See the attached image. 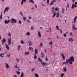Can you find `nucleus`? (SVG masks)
Here are the masks:
<instances>
[{
  "label": "nucleus",
  "mask_w": 77,
  "mask_h": 77,
  "mask_svg": "<svg viewBox=\"0 0 77 77\" xmlns=\"http://www.w3.org/2000/svg\"><path fill=\"white\" fill-rule=\"evenodd\" d=\"M17 62H19V60H18V58L17 59Z\"/></svg>",
  "instance_id": "57"
},
{
  "label": "nucleus",
  "mask_w": 77,
  "mask_h": 77,
  "mask_svg": "<svg viewBox=\"0 0 77 77\" xmlns=\"http://www.w3.org/2000/svg\"><path fill=\"white\" fill-rule=\"evenodd\" d=\"M17 74H20V72L19 71H17L16 72Z\"/></svg>",
  "instance_id": "46"
},
{
  "label": "nucleus",
  "mask_w": 77,
  "mask_h": 77,
  "mask_svg": "<svg viewBox=\"0 0 77 77\" xmlns=\"http://www.w3.org/2000/svg\"><path fill=\"white\" fill-rule=\"evenodd\" d=\"M20 14H21V15H22V17H23V14L22 13V12L21 11L20 12Z\"/></svg>",
  "instance_id": "41"
},
{
  "label": "nucleus",
  "mask_w": 77,
  "mask_h": 77,
  "mask_svg": "<svg viewBox=\"0 0 77 77\" xmlns=\"http://www.w3.org/2000/svg\"><path fill=\"white\" fill-rule=\"evenodd\" d=\"M26 0H22L21 1V5H23L24 2H26Z\"/></svg>",
  "instance_id": "20"
},
{
  "label": "nucleus",
  "mask_w": 77,
  "mask_h": 77,
  "mask_svg": "<svg viewBox=\"0 0 77 77\" xmlns=\"http://www.w3.org/2000/svg\"><path fill=\"white\" fill-rule=\"evenodd\" d=\"M11 38H8V45H11Z\"/></svg>",
  "instance_id": "5"
},
{
  "label": "nucleus",
  "mask_w": 77,
  "mask_h": 77,
  "mask_svg": "<svg viewBox=\"0 0 77 77\" xmlns=\"http://www.w3.org/2000/svg\"><path fill=\"white\" fill-rule=\"evenodd\" d=\"M18 64L17 63L16 64V66H14V68H18L19 67L17 66Z\"/></svg>",
  "instance_id": "29"
},
{
  "label": "nucleus",
  "mask_w": 77,
  "mask_h": 77,
  "mask_svg": "<svg viewBox=\"0 0 77 77\" xmlns=\"http://www.w3.org/2000/svg\"><path fill=\"white\" fill-rule=\"evenodd\" d=\"M52 43H53V41H51L49 42V44H50V45H52Z\"/></svg>",
  "instance_id": "43"
},
{
  "label": "nucleus",
  "mask_w": 77,
  "mask_h": 77,
  "mask_svg": "<svg viewBox=\"0 0 77 77\" xmlns=\"http://www.w3.org/2000/svg\"><path fill=\"white\" fill-rule=\"evenodd\" d=\"M14 23H17V20L14 18L11 19V24H14Z\"/></svg>",
  "instance_id": "2"
},
{
  "label": "nucleus",
  "mask_w": 77,
  "mask_h": 77,
  "mask_svg": "<svg viewBox=\"0 0 77 77\" xmlns=\"http://www.w3.org/2000/svg\"><path fill=\"white\" fill-rule=\"evenodd\" d=\"M40 45L42 47H43V45H42V42H40Z\"/></svg>",
  "instance_id": "38"
},
{
  "label": "nucleus",
  "mask_w": 77,
  "mask_h": 77,
  "mask_svg": "<svg viewBox=\"0 0 77 77\" xmlns=\"http://www.w3.org/2000/svg\"><path fill=\"white\" fill-rule=\"evenodd\" d=\"M21 42L22 44H25V42H24V41L23 40H21Z\"/></svg>",
  "instance_id": "35"
},
{
  "label": "nucleus",
  "mask_w": 77,
  "mask_h": 77,
  "mask_svg": "<svg viewBox=\"0 0 77 77\" xmlns=\"http://www.w3.org/2000/svg\"><path fill=\"white\" fill-rule=\"evenodd\" d=\"M63 64H65L66 65V63L65 62H63Z\"/></svg>",
  "instance_id": "54"
},
{
  "label": "nucleus",
  "mask_w": 77,
  "mask_h": 77,
  "mask_svg": "<svg viewBox=\"0 0 77 77\" xmlns=\"http://www.w3.org/2000/svg\"><path fill=\"white\" fill-rule=\"evenodd\" d=\"M64 10H65L64 9V8H63L62 9V13H65V11H64Z\"/></svg>",
  "instance_id": "40"
},
{
  "label": "nucleus",
  "mask_w": 77,
  "mask_h": 77,
  "mask_svg": "<svg viewBox=\"0 0 77 77\" xmlns=\"http://www.w3.org/2000/svg\"><path fill=\"white\" fill-rule=\"evenodd\" d=\"M75 5H77V2H75Z\"/></svg>",
  "instance_id": "61"
},
{
  "label": "nucleus",
  "mask_w": 77,
  "mask_h": 77,
  "mask_svg": "<svg viewBox=\"0 0 77 77\" xmlns=\"http://www.w3.org/2000/svg\"><path fill=\"white\" fill-rule=\"evenodd\" d=\"M49 30H50V31L51 33V28H50Z\"/></svg>",
  "instance_id": "59"
},
{
  "label": "nucleus",
  "mask_w": 77,
  "mask_h": 77,
  "mask_svg": "<svg viewBox=\"0 0 77 77\" xmlns=\"http://www.w3.org/2000/svg\"><path fill=\"white\" fill-rule=\"evenodd\" d=\"M56 17L57 18H59V13H57Z\"/></svg>",
  "instance_id": "31"
},
{
  "label": "nucleus",
  "mask_w": 77,
  "mask_h": 77,
  "mask_svg": "<svg viewBox=\"0 0 77 77\" xmlns=\"http://www.w3.org/2000/svg\"><path fill=\"white\" fill-rule=\"evenodd\" d=\"M52 11H54V7L52 8Z\"/></svg>",
  "instance_id": "52"
},
{
  "label": "nucleus",
  "mask_w": 77,
  "mask_h": 77,
  "mask_svg": "<svg viewBox=\"0 0 77 77\" xmlns=\"http://www.w3.org/2000/svg\"><path fill=\"white\" fill-rule=\"evenodd\" d=\"M24 21H26V17H24V16H23Z\"/></svg>",
  "instance_id": "36"
},
{
  "label": "nucleus",
  "mask_w": 77,
  "mask_h": 77,
  "mask_svg": "<svg viewBox=\"0 0 77 77\" xmlns=\"http://www.w3.org/2000/svg\"><path fill=\"white\" fill-rule=\"evenodd\" d=\"M11 22V20H8V21H7L6 20H5L4 21L5 23L6 24H8V23H9Z\"/></svg>",
  "instance_id": "10"
},
{
  "label": "nucleus",
  "mask_w": 77,
  "mask_h": 77,
  "mask_svg": "<svg viewBox=\"0 0 77 77\" xmlns=\"http://www.w3.org/2000/svg\"><path fill=\"white\" fill-rule=\"evenodd\" d=\"M74 6V7H75V8H77V5H75Z\"/></svg>",
  "instance_id": "62"
},
{
  "label": "nucleus",
  "mask_w": 77,
  "mask_h": 77,
  "mask_svg": "<svg viewBox=\"0 0 77 77\" xmlns=\"http://www.w3.org/2000/svg\"><path fill=\"white\" fill-rule=\"evenodd\" d=\"M69 41H71V42H74V39H72V38H70L69 39Z\"/></svg>",
  "instance_id": "17"
},
{
  "label": "nucleus",
  "mask_w": 77,
  "mask_h": 77,
  "mask_svg": "<svg viewBox=\"0 0 77 77\" xmlns=\"http://www.w3.org/2000/svg\"><path fill=\"white\" fill-rule=\"evenodd\" d=\"M64 36L65 37H66V34H64Z\"/></svg>",
  "instance_id": "51"
},
{
  "label": "nucleus",
  "mask_w": 77,
  "mask_h": 77,
  "mask_svg": "<svg viewBox=\"0 0 77 77\" xmlns=\"http://www.w3.org/2000/svg\"><path fill=\"white\" fill-rule=\"evenodd\" d=\"M9 9V8L8 7H7L6 8H5V10L4 11V14H5L6 13V11H8V10Z\"/></svg>",
  "instance_id": "6"
},
{
  "label": "nucleus",
  "mask_w": 77,
  "mask_h": 77,
  "mask_svg": "<svg viewBox=\"0 0 77 77\" xmlns=\"http://www.w3.org/2000/svg\"><path fill=\"white\" fill-rule=\"evenodd\" d=\"M74 4H73L72 6V9H73L74 8Z\"/></svg>",
  "instance_id": "34"
},
{
  "label": "nucleus",
  "mask_w": 77,
  "mask_h": 77,
  "mask_svg": "<svg viewBox=\"0 0 77 77\" xmlns=\"http://www.w3.org/2000/svg\"><path fill=\"white\" fill-rule=\"evenodd\" d=\"M28 43L29 46H31L32 44V42L30 41H28Z\"/></svg>",
  "instance_id": "12"
},
{
  "label": "nucleus",
  "mask_w": 77,
  "mask_h": 77,
  "mask_svg": "<svg viewBox=\"0 0 77 77\" xmlns=\"http://www.w3.org/2000/svg\"><path fill=\"white\" fill-rule=\"evenodd\" d=\"M29 19L30 20H31V19H32V17H29Z\"/></svg>",
  "instance_id": "64"
},
{
  "label": "nucleus",
  "mask_w": 77,
  "mask_h": 77,
  "mask_svg": "<svg viewBox=\"0 0 77 77\" xmlns=\"http://www.w3.org/2000/svg\"><path fill=\"white\" fill-rule=\"evenodd\" d=\"M38 35L40 38L41 37V32L39 31L38 32Z\"/></svg>",
  "instance_id": "19"
},
{
  "label": "nucleus",
  "mask_w": 77,
  "mask_h": 77,
  "mask_svg": "<svg viewBox=\"0 0 77 77\" xmlns=\"http://www.w3.org/2000/svg\"><path fill=\"white\" fill-rule=\"evenodd\" d=\"M70 36H72L73 35V34H72V33L71 32L70 33Z\"/></svg>",
  "instance_id": "48"
},
{
  "label": "nucleus",
  "mask_w": 77,
  "mask_h": 77,
  "mask_svg": "<svg viewBox=\"0 0 77 77\" xmlns=\"http://www.w3.org/2000/svg\"><path fill=\"white\" fill-rule=\"evenodd\" d=\"M47 4H49L50 3V1L49 0H47Z\"/></svg>",
  "instance_id": "49"
},
{
  "label": "nucleus",
  "mask_w": 77,
  "mask_h": 77,
  "mask_svg": "<svg viewBox=\"0 0 77 77\" xmlns=\"http://www.w3.org/2000/svg\"><path fill=\"white\" fill-rule=\"evenodd\" d=\"M54 12H55L54 14L52 16V18L54 17V16H56V13L55 11H54Z\"/></svg>",
  "instance_id": "24"
},
{
  "label": "nucleus",
  "mask_w": 77,
  "mask_h": 77,
  "mask_svg": "<svg viewBox=\"0 0 77 77\" xmlns=\"http://www.w3.org/2000/svg\"><path fill=\"white\" fill-rule=\"evenodd\" d=\"M35 54L34 55V59H37V56L36 54H38V51L36 49H35Z\"/></svg>",
  "instance_id": "3"
},
{
  "label": "nucleus",
  "mask_w": 77,
  "mask_h": 77,
  "mask_svg": "<svg viewBox=\"0 0 77 77\" xmlns=\"http://www.w3.org/2000/svg\"><path fill=\"white\" fill-rule=\"evenodd\" d=\"M67 8H69V4H67Z\"/></svg>",
  "instance_id": "60"
},
{
  "label": "nucleus",
  "mask_w": 77,
  "mask_h": 77,
  "mask_svg": "<svg viewBox=\"0 0 77 77\" xmlns=\"http://www.w3.org/2000/svg\"><path fill=\"white\" fill-rule=\"evenodd\" d=\"M2 42H4V43H5V42H6V40L5 39V38H3L2 39Z\"/></svg>",
  "instance_id": "21"
},
{
  "label": "nucleus",
  "mask_w": 77,
  "mask_h": 77,
  "mask_svg": "<svg viewBox=\"0 0 77 77\" xmlns=\"http://www.w3.org/2000/svg\"><path fill=\"white\" fill-rule=\"evenodd\" d=\"M4 54H5V53H1L0 54L1 57L2 58L4 57H3V56H2L4 55Z\"/></svg>",
  "instance_id": "18"
},
{
  "label": "nucleus",
  "mask_w": 77,
  "mask_h": 77,
  "mask_svg": "<svg viewBox=\"0 0 77 77\" xmlns=\"http://www.w3.org/2000/svg\"><path fill=\"white\" fill-rule=\"evenodd\" d=\"M74 1H75V0H72V1L73 2V3H74V2H75Z\"/></svg>",
  "instance_id": "63"
},
{
  "label": "nucleus",
  "mask_w": 77,
  "mask_h": 77,
  "mask_svg": "<svg viewBox=\"0 0 77 77\" xmlns=\"http://www.w3.org/2000/svg\"><path fill=\"white\" fill-rule=\"evenodd\" d=\"M72 28L73 30H77V28L75 27V26L74 24H73Z\"/></svg>",
  "instance_id": "8"
},
{
  "label": "nucleus",
  "mask_w": 77,
  "mask_h": 77,
  "mask_svg": "<svg viewBox=\"0 0 77 77\" xmlns=\"http://www.w3.org/2000/svg\"><path fill=\"white\" fill-rule=\"evenodd\" d=\"M30 54V52L28 51V52H26L25 53V55L27 56V55H29Z\"/></svg>",
  "instance_id": "16"
},
{
  "label": "nucleus",
  "mask_w": 77,
  "mask_h": 77,
  "mask_svg": "<svg viewBox=\"0 0 77 77\" xmlns=\"http://www.w3.org/2000/svg\"><path fill=\"white\" fill-rule=\"evenodd\" d=\"M64 75H65L64 73H62L61 74V77H63V76H64Z\"/></svg>",
  "instance_id": "33"
},
{
  "label": "nucleus",
  "mask_w": 77,
  "mask_h": 77,
  "mask_svg": "<svg viewBox=\"0 0 77 77\" xmlns=\"http://www.w3.org/2000/svg\"><path fill=\"white\" fill-rule=\"evenodd\" d=\"M27 21L29 23H30V20H27Z\"/></svg>",
  "instance_id": "55"
},
{
  "label": "nucleus",
  "mask_w": 77,
  "mask_h": 77,
  "mask_svg": "<svg viewBox=\"0 0 77 77\" xmlns=\"http://www.w3.org/2000/svg\"><path fill=\"white\" fill-rule=\"evenodd\" d=\"M46 58L45 61H47V60H48V59H47V57H46Z\"/></svg>",
  "instance_id": "56"
},
{
  "label": "nucleus",
  "mask_w": 77,
  "mask_h": 77,
  "mask_svg": "<svg viewBox=\"0 0 77 77\" xmlns=\"http://www.w3.org/2000/svg\"><path fill=\"white\" fill-rule=\"evenodd\" d=\"M54 10L55 11H59V8L57 7L55 8Z\"/></svg>",
  "instance_id": "25"
},
{
  "label": "nucleus",
  "mask_w": 77,
  "mask_h": 77,
  "mask_svg": "<svg viewBox=\"0 0 77 77\" xmlns=\"http://www.w3.org/2000/svg\"><path fill=\"white\" fill-rule=\"evenodd\" d=\"M26 35H28V36H30V32H28L26 34Z\"/></svg>",
  "instance_id": "37"
},
{
  "label": "nucleus",
  "mask_w": 77,
  "mask_h": 77,
  "mask_svg": "<svg viewBox=\"0 0 77 77\" xmlns=\"http://www.w3.org/2000/svg\"><path fill=\"white\" fill-rule=\"evenodd\" d=\"M35 68H34L32 69L31 71H32V72H33V71H35Z\"/></svg>",
  "instance_id": "44"
},
{
  "label": "nucleus",
  "mask_w": 77,
  "mask_h": 77,
  "mask_svg": "<svg viewBox=\"0 0 77 77\" xmlns=\"http://www.w3.org/2000/svg\"><path fill=\"white\" fill-rule=\"evenodd\" d=\"M56 2V0H53L51 2V3L49 4L50 6H52L53 5V3H54V2L55 3Z\"/></svg>",
  "instance_id": "4"
},
{
  "label": "nucleus",
  "mask_w": 77,
  "mask_h": 77,
  "mask_svg": "<svg viewBox=\"0 0 77 77\" xmlns=\"http://www.w3.org/2000/svg\"><path fill=\"white\" fill-rule=\"evenodd\" d=\"M29 50H31V49H32V50H33V48L32 47H29Z\"/></svg>",
  "instance_id": "39"
},
{
  "label": "nucleus",
  "mask_w": 77,
  "mask_h": 77,
  "mask_svg": "<svg viewBox=\"0 0 77 77\" xmlns=\"http://www.w3.org/2000/svg\"><path fill=\"white\" fill-rule=\"evenodd\" d=\"M38 61L39 62H42V60H41L40 58H38Z\"/></svg>",
  "instance_id": "22"
},
{
  "label": "nucleus",
  "mask_w": 77,
  "mask_h": 77,
  "mask_svg": "<svg viewBox=\"0 0 77 77\" xmlns=\"http://www.w3.org/2000/svg\"><path fill=\"white\" fill-rule=\"evenodd\" d=\"M19 24H21V23H22V22H21V21L20 20H19Z\"/></svg>",
  "instance_id": "50"
},
{
  "label": "nucleus",
  "mask_w": 77,
  "mask_h": 77,
  "mask_svg": "<svg viewBox=\"0 0 77 77\" xmlns=\"http://www.w3.org/2000/svg\"><path fill=\"white\" fill-rule=\"evenodd\" d=\"M61 57L64 60H65V56H64V54H63V53H62Z\"/></svg>",
  "instance_id": "7"
},
{
  "label": "nucleus",
  "mask_w": 77,
  "mask_h": 77,
  "mask_svg": "<svg viewBox=\"0 0 77 77\" xmlns=\"http://www.w3.org/2000/svg\"><path fill=\"white\" fill-rule=\"evenodd\" d=\"M63 69H64V71L65 72H66L67 71V70L66 69V67H64Z\"/></svg>",
  "instance_id": "27"
},
{
  "label": "nucleus",
  "mask_w": 77,
  "mask_h": 77,
  "mask_svg": "<svg viewBox=\"0 0 77 77\" xmlns=\"http://www.w3.org/2000/svg\"><path fill=\"white\" fill-rule=\"evenodd\" d=\"M59 30L60 32L61 33H62V30L59 29Z\"/></svg>",
  "instance_id": "58"
},
{
  "label": "nucleus",
  "mask_w": 77,
  "mask_h": 77,
  "mask_svg": "<svg viewBox=\"0 0 77 77\" xmlns=\"http://www.w3.org/2000/svg\"><path fill=\"white\" fill-rule=\"evenodd\" d=\"M5 66L6 68H9V65H8V63H5Z\"/></svg>",
  "instance_id": "15"
},
{
  "label": "nucleus",
  "mask_w": 77,
  "mask_h": 77,
  "mask_svg": "<svg viewBox=\"0 0 77 77\" xmlns=\"http://www.w3.org/2000/svg\"><path fill=\"white\" fill-rule=\"evenodd\" d=\"M41 53L42 55V58H43V57H44V56H45V54H44V52H41Z\"/></svg>",
  "instance_id": "14"
},
{
  "label": "nucleus",
  "mask_w": 77,
  "mask_h": 77,
  "mask_svg": "<svg viewBox=\"0 0 77 77\" xmlns=\"http://www.w3.org/2000/svg\"><path fill=\"white\" fill-rule=\"evenodd\" d=\"M31 28L32 30H33V29H34V28H33V27L32 26H31Z\"/></svg>",
  "instance_id": "47"
},
{
  "label": "nucleus",
  "mask_w": 77,
  "mask_h": 77,
  "mask_svg": "<svg viewBox=\"0 0 77 77\" xmlns=\"http://www.w3.org/2000/svg\"><path fill=\"white\" fill-rule=\"evenodd\" d=\"M35 7H36V8H38V6H37V5H36V4L35 5Z\"/></svg>",
  "instance_id": "53"
},
{
  "label": "nucleus",
  "mask_w": 77,
  "mask_h": 77,
  "mask_svg": "<svg viewBox=\"0 0 77 77\" xmlns=\"http://www.w3.org/2000/svg\"><path fill=\"white\" fill-rule=\"evenodd\" d=\"M5 45L6 46V47L8 50H9V45H8V44H5Z\"/></svg>",
  "instance_id": "13"
},
{
  "label": "nucleus",
  "mask_w": 77,
  "mask_h": 77,
  "mask_svg": "<svg viewBox=\"0 0 77 77\" xmlns=\"http://www.w3.org/2000/svg\"><path fill=\"white\" fill-rule=\"evenodd\" d=\"M69 63L72 65V62H74V56H72L70 57V58L69 59Z\"/></svg>",
  "instance_id": "1"
},
{
  "label": "nucleus",
  "mask_w": 77,
  "mask_h": 77,
  "mask_svg": "<svg viewBox=\"0 0 77 77\" xmlns=\"http://www.w3.org/2000/svg\"><path fill=\"white\" fill-rule=\"evenodd\" d=\"M77 19V16H75L73 19V21L74 22H72V23H76V19Z\"/></svg>",
  "instance_id": "11"
},
{
  "label": "nucleus",
  "mask_w": 77,
  "mask_h": 77,
  "mask_svg": "<svg viewBox=\"0 0 77 77\" xmlns=\"http://www.w3.org/2000/svg\"><path fill=\"white\" fill-rule=\"evenodd\" d=\"M24 73H23V72H22L21 75H20V77H24Z\"/></svg>",
  "instance_id": "23"
},
{
  "label": "nucleus",
  "mask_w": 77,
  "mask_h": 77,
  "mask_svg": "<svg viewBox=\"0 0 77 77\" xmlns=\"http://www.w3.org/2000/svg\"><path fill=\"white\" fill-rule=\"evenodd\" d=\"M35 77H39V75L38 74V73H35Z\"/></svg>",
  "instance_id": "28"
},
{
  "label": "nucleus",
  "mask_w": 77,
  "mask_h": 77,
  "mask_svg": "<svg viewBox=\"0 0 77 77\" xmlns=\"http://www.w3.org/2000/svg\"><path fill=\"white\" fill-rule=\"evenodd\" d=\"M20 47H21V45H19L18 47V50H20Z\"/></svg>",
  "instance_id": "42"
},
{
  "label": "nucleus",
  "mask_w": 77,
  "mask_h": 77,
  "mask_svg": "<svg viewBox=\"0 0 77 77\" xmlns=\"http://www.w3.org/2000/svg\"><path fill=\"white\" fill-rule=\"evenodd\" d=\"M33 1V0H29V2H30V3H34L35 2Z\"/></svg>",
  "instance_id": "26"
},
{
  "label": "nucleus",
  "mask_w": 77,
  "mask_h": 77,
  "mask_svg": "<svg viewBox=\"0 0 77 77\" xmlns=\"http://www.w3.org/2000/svg\"><path fill=\"white\" fill-rule=\"evenodd\" d=\"M56 29H57V30H59V26H56Z\"/></svg>",
  "instance_id": "32"
},
{
  "label": "nucleus",
  "mask_w": 77,
  "mask_h": 77,
  "mask_svg": "<svg viewBox=\"0 0 77 77\" xmlns=\"http://www.w3.org/2000/svg\"><path fill=\"white\" fill-rule=\"evenodd\" d=\"M41 64L42 65H43V66H47V63H45L44 62H42L41 63Z\"/></svg>",
  "instance_id": "9"
},
{
  "label": "nucleus",
  "mask_w": 77,
  "mask_h": 77,
  "mask_svg": "<svg viewBox=\"0 0 77 77\" xmlns=\"http://www.w3.org/2000/svg\"><path fill=\"white\" fill-rule=\"evenodd\" d=\"M66 63H68V62H69V59L66 60Z\"/></svg>",
  "instance_id": "30"
},
{
  "label": "nucleus",
  "mask_w": 77,
  "mask_h": 77,
  "mask_svg": "<svg viewBox=\"0 0 77 77\" xmlns=\"http://www.w3.org/2000/svg\"><path fill=\"white\" fill-rule=\"evenodd\" d=\"M8 36H9L10 37L11 36V32H9L8 34Z\"/></svg>",
  "instance_id": "45"
}]
</instances>
